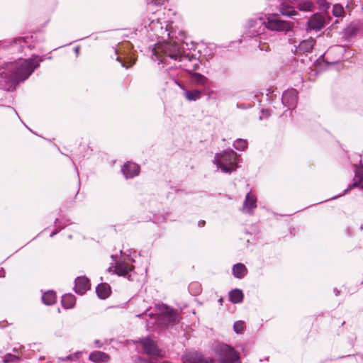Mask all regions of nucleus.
I'll return each instance as SVG.
<instances>
[{"mask_svg": "<svg viewBox=\"0 0 363 363\" xmlns=\"http://www.w3.org/2000/svg\"><path fill=\"white\" fill-rule=\"evenodd\" d=\"M43 302L45 305H52L56 302V295L53 291H48L42 296Z\"/></svg>", "mask_w": 363, "mask_h": 363, "instance_id": "nucleus-22", "label": "nucleus"}, {"mask_svg": "<svg viewBox=\"0 0 363 363\" xmlns=\"http://www.w3.org/2000/svg\"><path fill=\"white\" fill-rule=\"evenodd\" d=\"M255 41L259 43V45H264L265 43H262V40L265 39V35L264 32H257V35L255 36Z\"/></svg>", "mask_w": 363, "mask_h": 363, "instance_id": "nucleus-31", "label": "nucleus"}, {"mask_svg": "<svg viewBox=\"0 0 363 363\" xmlns=\"http://www.w3.org/2000/svg\"><path fill=\"white\" fill-rule=\"evenodd\" d=\"M108 272H111V271H112L111 268V267H110V268H108Z\"/></svg>", "mask_w": 363, "mask_h": 363, "instance_id": "nucleus-54", "label": "nucleus"}, {"mask_svg": "<svg viewBox=\"0 0 363 363\" xmlns=\"http://www.w3.org/2000/svg\"><path fill=\"white\" fill-rule=\"evenodd\" d=\"M56 234H57V232H53V233H51L50 237H53Z\"/></svg>", "mask_w": 363, "mask_h": 363, "instance_id": "nucleus-45", "label": "nucleus"}, {"mask_svg": "<svg viewBox=\"0 0 363 363\" xmlns=\"http://www.w3.org/2000/svg\"><path fill=\"white\" fill-rule=\"evenodd\" d=\"M332 52V50H328L326 51V52L324 54V57H325L326 60H328L329 59L328 57V55H330V53Z\"/></svg>", "mask_w": 363, "mask_h": 363, "instance_id": "nucleus-34", "label": "nucleus"}, {"mask_svg": "<svg viewBox=\"0 0 363 363\" xmlns=\"http://www.w3.org/2000/svg\"><path fill=\"white\" fill-rule=\"evenodd\" d=\"M79 47H75L73 50V51L75 52L76 54V57L78 56L79 55Z\"/></svg>", "mask_w": 363, "mask_h": 363, "instance_id": "nucleus-36", "label": "nucleus"}, {"mask_svg": "<svg viewBox=\"0 0 363 363\" xmlns=\"http://www.w3.org/2000/svg\"><path fill=\"white\" fill-rule=\"evenodd\" d=\"M1 273L4 274V272L0 270V277H4V274H1Z\"/></svg>", "mask_w": 363, "mask_h": 363, "instance_id": "nucleus-47", "label": "nucleus"}, {"mask_svg": "<svg viewBox=\"0 0 363 363\" xmlns=\"http://www.w3.org/2000/svg\"><path fill=\"white\" fill-rule=\"evenodd\" d=\"M298 101V91L295 89H291L285 91L281 97V102L284 106L289 108L296 105Z\"/></svg>", "mask_w": 363, "mask_h": 363, "instance_id": "nucleus-8", "label": "nucleus"}, {"mask_svg": "<svg viewBox=\"0 0 363 363\" xmlns=\"http://www.w3.org/2000/svg\"><path fill=\"white\" fill-rule=\"evenodd\" d=\"M344 9L340 4H335L333 8V13L335 17H340L344 13Z\"/></svg>", "mask_w": 363, "mask_h": 363, "instance_id": "nucleus-29", "label": "nucleus"}, {"mask_svg": "<svg viewBox=\"0 0 363 363\" xmlns=\"http://www.w3.org/2000/svg\"><path fill=\"white\" fill-rule=\"evenodd\" d=\"M279 11L283 16L289 17L297 15V12L294 7L287 6L284 3H281Z\"/></svg>", "mask_w": 363, "mask_h": 363, "instance_id": "nucleus-23", "label": "nucleus"}, {"mask_svg": "<svg viewBox=\"0 0 363 363\" xmlns=\"http://www.w3.org/2000/svg\"><path fill=\"white\" fill-rule=\"evenodd\" d=\"M153 45L157 46V45H160L159 43H155Z\"/></svg>", "mask_w": 363, "mask_h": 363, "instance_id": "nucleus-53", "label": "nucleus"}, {"mask_svg": "<svg viewBox=\"0 0 363 363\" xmlns=\"http://www.w3.org/2000/svg\"><path fill=\"white\" fill-rule=\"evenodd\" d=\"M184 363H211L212 359L205 358L201 353L197 352H189L184 356Z\"/></svg>", "mask_w": 363, "mask_h": 363, "instance_id": "nucleus-9", "label": "nucleus"}, {"mask_svg": "<svg viewBox=\"0 0 363 363\" xmlns=\"http://www.w3.org/2000/svg\"><path fill=\"white\" fill-rule=\"evenodd\" d=\"M255 25H250L251 28L259 27L264 31L265 29L273 31H284L289 37L294 34L293 30L291 28L290 24L286 21L279 19L276 16H272L267 18V21H263L262 18H257L254 21Z\"/></svg>", "mask_w": 363, "mask_h": 363, "instance_id": "nucleus-4", "label": "nucleus"}, {"mask_svg": "<svg viewBox=\"0 0 363 363\" xmlns=\"http://www.w3.org/2000/svg\"><path fill=\"white\" fill-rule=\"evenodd\" d=\"M257 207V198L250 192L247 193L245 196V199L243 202L242 209L248 213Z\"/></svg>", "mask_w": 363, "mask_h": 363, "instance_id": "nucleus-13", "label": "nucleus"}, {"mask_svg": "<svg viewBox=\"0 0 363 363\" xmlns=\"http://www.w3.org/2000/svg\"><path fill=\"white\" fill-rule=\"evenodd\" d=\"M6 108H9V109L13 110V108H12V107H11V106H6ZM13 111H14V112H15L16 113H16V111L14 109H13Z\"/></svg>", "mask_w": 363, "mask_h": 363, "instance_id": "nucleus-44", "label": "nucleus"}, {"mask_svg": "<svg viewBox=\"0 0 363 363\" xmlns=\"http://www.w3.org/2000/svg\"><path fill=\"white\" fill-rule=\"evenodd\" d=\"M43 58L35 56L29 59H19L0 65V86L6 91H13L21 82L27 79L36 69Z\"/></svg>", "mask_w": 363, "mask_h": 363, "instance_id": "nucleus-1", "label": "nucleus"}, {"mask_svg": "<svg viewBox=\"0 0 363 363\" xmlns=\"http://www.w3.org/2000/svg\"><path fill=\"white\" fill-rule=\"evenodd\" d=\"M359 30L358 23H352L344 30V37L349 40L355 36Z\"/></svg>", "mask_w": 363, "mask_h": 363, "instance_id": "nucleus-19", "label": "nucleus"}, {"mask_svg": "<svg viewBox=\"0 0 363 363\" xmlns=\"http://www.w3.org/2000/svg\"><path fill=\"white\" fill-rule=\"evenodd\" d=\"M335 295H336V296H338V294H339L340 291H337V290H336V289H335Z\"/></svg>", "mask_w": 363, "mask_h": 363, "instance_id": "nucleus-46", "label": "nucleus"}, {"mask_svg": "<svg viewBox=\"0 0 363 363\" xmlns=\"http://www.w3.org/2000/svg\"><path fill=\"white\" fill-rule=\"evenodd\" d=\"M72 359V356L69 355V356H67L65 359H63V360H69V359Z\"/></svg>", "mask_w": 363, "mask_h": 363, "instance_id": "nucleus-40", "label": "nucleus"}, {"mask_svg": "<svg viewBox=\"0 0 363 363\" xmlns=\"http://www.w3.org/2000/svg\"><path fill=\"white\" fill-rule=\"evenodd\" d=\"M166 0H152L157 5H163Z\"/></svg>", "mask_w": 363, "mask_h": 363, "instance_id": "nucleus-33", "label": "nucleus"}, {"mask_svg": "<svg viewBox=\"0 0 363 363\" xmlns=\"http://www.w3.org/2000/svg\"><path fill=\"white\" fill-rule=\"evenodd\" d=\"M145 353L147 354H157V350L155 342L150 338H144L140 340Z\"/></svg>", "mask_w": 363, "mask_h": 363, "instance_id": "nucleus-14", "label": "nucleus"}, {"mask_svg": "<svg viewBox=\"0 0 363 363\" xmlns=\"http://www.w3.org/2000/svg\"><path fill=\"white\" fill-rule=\"evenodd\" d=\"M306 50H305V51H306V52H308V51H310V50H311L313 47H312V46H310V47H306Z\"/></svg>", "mask_w": 363, "mask_h": 363, "instance_id": "nucleus-41", "label": "nucleus"}, {"mask_svg": "<svg viewBox=\"0 0 363 363\" xmlns=\"http://www.w3.org/2000/svg\"><path fill=\"white\" fill-rule=\"evenodd\" d=\"M183 43L186 44V45H188L189 43L187 41L183 42Z\"/></svg>", "mask_w": 363, "mask_h": 363, "instance_id": "nucleus-52", "label": "nucleus"}, {"mask_svg": "<svg viewBox=\"0 0 363 363\" xmlns=\"http://www.w3.org/2000/svg\"><path fill=\"white\" fill-rule=\"evenodd\" d=\"M71 45V43H68V44H67L66 45H67V46H69V45Z\"/></svg>", "mask_w": 363, "mask_h": 363, "instance_id": "nucleus-57", "label": "nucleus"}, {"mask_svg": "<svg viewBox=\"0 0 363 363\" xmlns=\"http://www.w3.org/2000/svg\"><path fill=\"white\" fill-rule=\"evenodd\" d=\"M90 288L89 280L85 277H79L75 279V292L82 295Z\"/></svg>", "mask_w": 363, "mask_h": 363, "instance_id": "nucleus-11", "label": "nucleus"}, {"mask_svg": "<svg viewBox=\"0 0 363 363\" xmlns=\"http://www.w3.org/2000/svg\"><path fill=\"white\" fill-rule=\"evenodd\" d=\"M191 81L196 85L204 86L208 82V79L203 74L199 72H189Z\"/></svg>", "mask_w": 363, "mask_h": 363, "instance_id": "nucleus-18", "label": "nucleus"}, {"mask_svg": "<svg viewBox=\"0 0 363 363\" xmlns=\"http://www.w3.org/2000/svg\"><path fill=\"white\" fill-rule=\"evenodd\" d=\"M219 301L221 303V302L223 301V298H220V299H219Z\"/></svg>", "mask_w": 363, "mask_h": 363, "instance_id": "nucleus-55", "label": "nucleus"}, {"mask_svg": "<svg viewBox=\"0 0 363 363\" xmlns=\"http://www.w3.org/2000/svg\"><path fill=\"white\" fill-rule=\"evenodd\" d=\"M325 23V17L319 13L312 15L307 23V30L318 31L324 28Z\"/></svg>", "mask_w": 363, "mask_h": 363, "instance_id": "nucleus-7", "label": "nucleus"}, {"mask_svg": "<svg viewBox=\"0 0 363 363\" xmlns=\"http://www.w3.org/2000/svg\"><path fill=\"white\" fill-rule=\"evenodd\" d=\"M143 314L137 315L138 317L142 316Z\"/></svg>", "mask_w": 363, "mask_h": 363, "instance_id": "nucleus-56", "label": "nucleus"}, {"mask_svg": "<svg viewBox=\"0 0 363 363\" xmlns=\"http://www.w3.org/2000/svg\"><path fill=\"white\" fill-rule=\"evenodd\" d=\"M89 359L96 363L106 362L110 359L108 354L101 352L94 351L89 354Z\"/></svg>", "mask_w": 363, "mask_h": 363, "instance_id": "nucleus-15", "label": "nucleus"}, {"mask_svg": "<svg viewBox=\"0 0 363 363\" xmlns=\"http://www.w3.org/2000/svg\"><path fill=\"white\" fill-rule=\"evenodd\" d=\"M298 42L296 40H294V41H291L290 42V43H297Z\"/></svg>", "mask_w": 363, "mask_h": 363, "instance_id": "nucleus-49", "label": "nucleus"}, {"mask_svg": "<svg viewBox=\"0 0 363 363\" xmlns=\"http://www.w3.org/2000/svg\"><path fill=\"white\" fill-rule=\"evenodd\" d=\"M94 344H95V345H96V347H101V342H100V341H99V340H96V341L94 342Z\"/></svg>", "mask_w": 363, "mask_h": 363, "instance_id": "nucleus-38", "label": "nucleus"}, {"mask_svg": "<svg viewBox=\"0 0 363 363\" xmlns=\"http://www.w3.org/2000/svg\"><path fill=\"white\" fill-rule=\"evenodd\" d=\"M205 225V220H200L198 223V225L199 227H203Z\"/></svg>", "mask_w": 363, "mask_h": 363, "instance_id": "nucleus-37", "label": "nucleus"}, {"mask_svg": "<svg viewBox=\"0 0 363 363\" xmlns=\"http://www.w3.org/2000/svg\"><path fill=\"white\" fill-rule=\"evenodd\" d=\"M255 31V29H253V30H250V33H252V34H254Z\"/></svg>", "mask_w": 363, "mask_h": 363, "instance_id": "nucleus-50", "label": "nucleus"}, {"mask_svg": "<svg viewBox=\"0 0 363 363\" xmlns=\"http://www.w3.org/2000/svg\"><path fill=\"white\" fill-rule=\"evenodd\" d=\"M118 55V50H115V55Z\"/></svg>", "mask_w": 363, "mask_h": 363, "instance_id": "nucleus-51", "label": "nucleus"}, {"mask_svg": "<svg viewBox=\"0 0 363 363\" xmlns=\"http://www.w3.org/2000/svg\"><path fill=\"white\" fill-rule=\"evenodd\" d=\"M111 286L106 283L99 284L96 289L98 296L101 299L108 298L111 294Z\"/></svg>", "mask_w": 363, "mask_h": 363, "instance_id": "nucleus-17", "label": "nucleus"}, {"mask_svg": "<svg viewBox=\"0 0 363 363\" xmlns=\"http://www.w3.org/2000/svg\"><path fill=\"white\" fill-rule=\"evenodd\" d=\"M269 111L268 110H262V116H259V119L262 120L263 117H268L269 116Z\"/></svg>", "mask_w": 363, "mask_h": 363, "instance_id": "nucleus-32", "label": "nucleus"}, {"mask_svg": "<svg viewBox=\"0 0 363 363\" xmlns=\"http://www.w3.org/2000/svg\"><path fill=\"white\" fill-rule=\"evenodd\" d=\"M155 311L156 314L154 315V323L161 328L173 326L179 321V315L178 311L165 304L157 305ZM149 315L152 317L153 314L150 313Z\"/></svg>", "mask_w": 363, "mask_h": 363, "instance_id": "nucleus-2", "label": "nucleus"}, {"mask_svg": "<svg viewBox=\"0 0 363 363\" xmlns=\"http://www.w3.org/2000/svg\"><path fill=\"white\" fill-rule=\"evenodd\" d=\"M213 93V91H210L208 94V98H210L211 96V94Z\"/></svg>", "mask_w": 363, "mask_h": 363, "instance_id": "nucleus-42", "label": "nucleus"}, {"mask_svg": "<svg viewBox=\"0 0 363 363\" xmlns=\"http://www.w3.org/2000/svg\"><path fill=\"white\" fill-rule=\"evenodd\" d=\"M340 48H342L341 52L345 51V46H342V47H340Z\"/></svg>", "mask_w": 363, "mask_h": 363, "instance_id": "nucleus-48", "label": "nucleus"}, {"mask_svg": "<svg viewBox=\"0 0 363 363\" xmlns=\"http://www.w3.org/2000/svg\"><path fill=\"white\" fill-rule=\"evenodd\" d=\"M116 60H118V61L121 62V65H122L123 67H128V66H126V65H125V63H124V62H123L121 61V57H120L119 56H117V57H116Z\"/></svg>", "mask_w": 363, "mask_h": 363, "instance_id": "nucleus-35", "label": "nucleus"}, {"mask_svg": "<svg viewBox=\"0 0 363 363\" xmlns=\"http://www.w3.org/2000/svg\"><path fill=\"white\" fill-rule=\"evenodd\" d=\"M243 297L242 291L238 289H233L229 293V300L233 303L242 302Z\"/></svg>", "mask_w": 363, "mask_h": 363, "instance_id": "nucleus-21", "label": "nucleus"}, {"mask_svg": "<svg viewBox=\"0 0 363 363\" xmlns=\"http://www.w3.org/2000/svg\"><path fill=\"white\" fill-rule=\"evenodd\" d=\"M220 363H240L238 353L225 344L218 345L216 349Z\"/></svg>", "mask_w": 363, "mask_h": 363, "instance_id": "nucleus-6", "label": "nucleus"}, {"mask_svg": "<svg viewBox=\"0 0 363 363\" xmlns=\"http://www.w3.org/2000/svg\"><path fill=\"white\" fill-rule=\"evenodd\" d=\"M340 60V57H339L337 60L335 61H333V62H330V63H332V64H334L336 62L339 61Z\"/></svg>", "mask_w": 363, "mask_h": 363, "instance_id": "nucleus-43", "label": "nucleus"}, {"mask_svg": "<svg viewBox=\"0 0 363 363\" xmlns=\"http://www.w3.org/2000/svg\"><path fill=\"white\" fill-rule=\"evenodd\" d=\"M315 6L308 0L301 1L298 4L300 11H311L315 9Z\"/></svg>", "mask_w": 363, "mask_h": 363, "instance_id": "nucleus-25", "label": "nucleus"}, {"mask_svg": "<svg viewBox=\"0 0 363 363\" xmlns=\"http://www.w3.org/2000/svg\"><path fill=\"white\" fill-rule=\"evenodd\" d=\"M133 267L125 262L116 263L113 273L118 276L127 277L130 280L131 275L129 273L133 270Z\"/></svg>", "mask_w": 363, "mask_h": 363, "instance_id": "nucleus-12", "label": "nucleus"}, {"mask_svg": "<svg viewBox=\"0 0 363 363\" xmlns=\"http://www.w3.org/2000/svg\"><path fill=\"white\" fill-rule=\"evenodd\" d=\"M122 172L126 179L133 178L139 174L140 166L134 162H128L123 166Z\"/></svg>", "mask_w": 363, "mask_h": 363, "instance_id": "nucleus-10", "label": "nucleus"}, {"mask_svg": "<svg viewBox=\"0 0 363 363\" xmlns=\"http://www.w3.org/2000/svg\"><path fill=\"white\" fill-rule=\"evenodd\" d=\"M233 274L235 278L242 279L247 274V268L242 263H238L233 267Z\"/></svg>", "mask_w": 363, "mask_h": 363, "instance_id": "nucleus-20", "label": "nucleus"}, {"mask_svg": "<svg viewBox=\"0 0 363 363\" xmlns=\"http://www.w3.org/2000/svg\"><path fill=\"white\" fill-rule=\"evenodd\" d=\"M233 147L238 150H245L247 147V140L238 138L234 142Z\"/></svg>", "mask_w": 363, "mask_h": 363, "instance_id": "nucleus-27", "label": "nucleus"}, {"mask_svg": "<svg viewBox=\"0 0 363 363\" xmlns=\"http://www.w3.org/2000/svg\"><path fill=\"white\" fill-rule=\"evenodd\" d=\"M202 91L194 89V90H186L184 91V96L188 101H196L201 96Z\"/></svg>", "mask_w": 363, "mask_h": 363, "instance_id": "nucleus-24", "label": "nucleus"}, {"mask_svg": "<svg viewBox=\"0 0 363 363\" xmlns=\"http://www.w3.org/2000/svg\"><path fill=\"white\" fill-rule=\"evenodd\" d=\"M62 304L66 308H71L75 304L74 297L72 295L63 296L62 298Z\"/></svg>", "mask_w": 363, "mask_h": 363, "instance_id": "nucleus-26", "label": "nucleus"}, {"mask_svg": "<svg viewBox=\"0 0 363 363\" xmlns=\"http://www.w3.org/2000/svg\"><path fill=\"white\" fill-rule=\"evenodd\" d=\"M238 156L232 149H228L216 154L213 162L223 172L230 174L238 168Z\"/></svg>", "mask_w": 363, "mask_h": 363, "instance_id": "nucleus-3", "label": "nucleus"}, {"mask_svg": "<svg viewBox=\"0 0 363 363\" xmlns=\"http://www.w3.org/2000/svg\"><path fill=\"white\" fill-rule=\"evenodd\" d=\"M55 225H56L57 227H59V228H64V226H61V225H60V224H59V220H58V219H56V220H55Z\"/></svg>", "mask_w": 363, "mask_h": 363, "instance_id": "nucleus-39", "label": "nucleus"}, {"mask_svg": "<svg viewBox=\"0 0 363 363\" xmlns=\"http://www.w3.org/2000/svg\"><path fill=\"white\" fill-rule=\"evenodd\" d=\"M244 323L242 321H236L233 325V330L238 334L242 333Z\"/></svg>", "mask_w": 363, "mask_h": 363, "instance_id": "nucleus-30", "label": "nucleus"}, {"mask_svg": "<svg viewBox=\"0 0 363 363\" xmlns=\"http://www.w3.org/2000/svg\"><path fill=\"white\" fill-rule=\"evenodd\" d=\"M167 47H147L148 51L150 53V57L153 61H158V64L164 62V55H168L170 58L174 60L180 59L182 47H177L179 49L172 52L170 50H166L164 48Z\"/></svg>", "mask_w": 363, "mask_h": 363, "instance_id": "nucleus-5", "label": "nucleus"}, {"mask_svg": "<svg viewBox=\"0 0 363 363\" xmlns=\"http://www.w3.org/2000/svg\"><path fill=\"white\" fill-rule=\"evenodd\" d=\"M356 186H360L362 189H363V174L359 172L358 171L355 172V179L354 182L350 185L347 189H346L342 194H340L339 196H335L333 197V199H337L341 196H343L346 194L347 192H349L352 189Z\"/></svg>", "mask_w": 363, "mask_h": 363, "instance_id": "nucleus-16", "label": "nucleus"}, {"mask_svg": "<svg viewBox=\"0 0 363 363\" xmlns=\"http://www.w3.org/2000/svg\"><path fill=\"white\" fill-rule=\"evenodd\" d=\"M19 361V357L16 355L10 353L6 354L3 357L4 363H16Z\"/></svg>", "mask_w": 363, "mask_h": 363, "instance_id": "nucleus-28", "label": "nucleus"}]
</instances>
